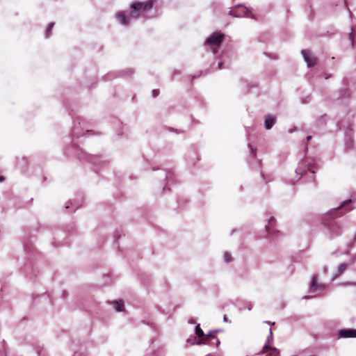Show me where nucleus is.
I'll return each instance as SVG.
<instances>
[{
  "label": "nucleus",
  "mask_w": 356,
  "mask_h": 356,
  "mask_svg": "<svg viewBox=\"0 0 356 356\" xmlns=\"http://www.w3.org/2000/svg\"><path fill=\"white\" fill-rule=\"evenodd\" d=\"M152 6L153 1L152 0L147 1L145 3L135 2L131 4L132 10L128 16L123 11L118 13L115 16L121 24L127 26L129 25L131 19L138 18L141 13H144L152 8Z\"/></svg>",
  "instance_id": "f257e3e1"
},
{
  "label": "nucleus",
  "mask_w": 356,
  "mask_h": 356,
  "mask_svg": "<svg viewBox=\"0 0 356 356\" xmlns=\"http://www.w3.org/2000/svg\"><path fill=\"white\" fill-rule=\"evenodd\" d=\"M223 38V34L220 33H213L205 41V44L208 45L212 50L213 54H216L217 49L220 47Z\"/></svg>",
  "instance_id": "f03ea898"
},
{
  "label": "nucleus",
  "mask_w": 356,
  "mask_h": 356,
  "mask_svg": "<svg viewBox=\"0 0 356 356\" xmlns=\"http://www.w3.org/2000/svg\"><path fill=\"white\" fill-rule=\"evenodd\" d=\"M316 168V167L308 161H302L299 163L296 172L298 175H303L309 171L312 174H314L315 172L314 169Z\"/></svg>",
  "instance_id": "7ed1b4c3"
},
{
  "label": "nucleus",
  "mask_w": 356,
  "mask_h": 356,
  "mask_svg": "<svg viewBox=\"0 0 356 356\" xmlns=\"http://www.w3.org/2000/svg\"><path fill=\"white\" fill-rule=\"evenodd\" d=\"M273 332H272V330L270 329L269 330V335L267 337L266 342L265 345L264 346L262 350L261 351V353H259V354H264V353H266L268 350H271V352H272L271 354H273L274 355H277L279 353L278 350L276 348H273V347L270 346V344H271L273 343Z\"/></svg>",
  "instance_id": "20e7f679"
},
{
  "label": "nucleus",
  "mask_w": 356,
  "mask_h": 356,
  "mask_svg": "<svg viewBox=\"0 0 356 356\" xmlns=\"http://www.w3.org/2000/svg\"><path fill=\"white\" fill-rule=\"evenodd\" d=\"M236 8H237L236 10H232L229 12L230 15H234L236 17H252V16L250 15L251 11L249 8H243L241 5L236 6Z\"/></svg>",
  "instance_id": "39448f33"
},
{
  "label": "nucleus",
  "mask_w": 356,
  "mask_h": 356,
  "mask_svg": "<svg viewBox=\"0 0 356 356\" xmlns=\"http://www.w3.org/2000/svg\"><path fill=\"white\" fill-rule=\"evenodd\" d=\"M302 55L308 67L314 66L316 63V58L312 55L309 51L302 50Z\"/></svg>",
  "instance_id": "423d86ee"
},
{
  "label": "nucleus",
  "mask_w": 356,
  "mask_h": 356,
  "mask_svg": "<svg viewBox=\"0 0 356 356\" xmlns=\"http://www.w3.org/2000/svg\"><path fill=\"white\" fill-rule=\"evenodd\" d=\"M325 289V285L323 284L317 283V275H314L312 280L310 286V292L315 293L317 291H321Z\"/></svg>",
  "instance_id": "0eeeda50"
},
{
  "label": "nucleus",
  "mask_w": 356,
  "mask_h": 356,
  "mask_svg": "<svg viewBox=\"0 0 356 356\" xmlns=\"http://www.w3.org/2000/svg\"><path fill=\"white\" fill-rule=\"evenodd\" d=\"M328 229L332 236H338L341 233V228L336 221H332L329 223Z\"/></svg>",
  "instance_id": "6e6552de"
},
{
  "label": "nucleus",
  "mask_w": 356,
  "mask_h": 356,
  "mask_svg": "<svg viewBox=\"0 0 356 356\" xmlns=\"http://www.w3.org/2000/svg\"><path fill=\"white\" fill-rule=\"evenodd\" d=\"M339 336L343 338L356 337V330H341L339 332Z\"/></svg>",
  "instance_id": "1a4fd4ad"
},
{
  "label": "nucleus",
  "mask_w": 356,
  "mask_h": 356,
  "mask_svg": "<svg viewBox=\"0 0 356 356\" xmlns=\"http://www.w3.org/2000/svg\"><path fill=\"white\" fill-rule=\"evenodd\" d=\"M275 122H276L275 116H273L272 115H268L266 117V120L264 122L265 128L268 130L270 129L275 124Z\"/></svg>",
  "instance_id": "9d476101"
},
{
  "label": "nucleus",
  "mask_w": 356,
  "mask_h": 356,
  "mask_svg": "<svg viewBox=\"0 0 356 356\" xmlns=\"http://www.w3.org/2000/svg\"><path fill=\"white\" fill-rule=\"evenodd\" d=\"M347 267L348 265L346 264H341L339 267L338 272L332 276V280L340 276L346 270Z\"/></svg>",
  "instance_id": "9b49d317"
},
{
  "label": "nucleus",
  "mask_w": 356,
  "mask_h": 356,
  "mask_svg": "<svg viewBox=\"0 0 356 356\" xmlns=\"http://www.w3.org/2000/svg\"><path fill=\"white\" fill-rule=\"evenodd\" d=\"M218 330H213L210 331L207 334H205V336L209 339H216V345L218 346L220 343L219 339L216 337V334L218 332Z\"/></svg>",
  "instance_id": "f8f14e48"
},
{
  "label": "nucleus",
  "mask_w": 356,
  "mask_h": 356,
  "mask_svg": "<svg viewBox=\"0 0 356 356\" xmlns=\"http://www.w3.org/2000/svg\"><path fill=\"white\" fill-rule=\"evenodd\" d=\"M209 341V339L204 335V337H201L200 339H197L195 342H193V345L210 344Z\"/></svg>",
  "instance_id": "ddd939ff"
},
{
  "label": "nucleus",
  "mask_w": 356,
  "mask_h": 356,
  "mask_svg": "<svg viewBox=\"0 0 356 356\" xmlns=\"http://www.w3.org/2000/svg\"><path fill=\"white\" fill-rule=\"evenodd\" d=\"M113 307L118 312H122L124 307V302L122 300H115L113 302Z\"/></svg>",
  "instance_id": "4468645a"
},
{
  "label": "nucleus",
  "mask_w": 356,
  "mask_h": 356,
  "mask_svg": "<svg viewBox=\"0 0 356 356\" xmlns=\"http://www.w3.org/2000/svg\"><path fill=\"white\" fill-rule=\"evenodd\" d=\"M195 332V334L199 338H200L201 337H204V333L203 330L201 329L200 324H197L196 325Z\"/></svg>",
  "instance_id": "2eb2a0df"
},
{
  "label": "nucleus",
  "mask_w": 356,
  "mask_h": 356,
  "mask_svg": "<svg viewBox=\"0 0 356 356\" xmlns=\"http://www.w3.org/2000/svg\"><path fill=\"white\" fill-rule=\"evenodd\" d=\"M54 26V22H51V23H49L48 26H47V29L46 30V33H45V35H46V38H49L51 34V29H53Z\"/></svg>",
  "instance_id": "dca6fc26"
},
{
  "label": "nucleus",
  "mask_w": 356,
  "mask_h": 356,
  "mask_svg": "<svg viewBox=\"0 0 356 356\" xmlns=\"http://www.w3.org/2000/svg\"><path fill=\"white\" fill-rule=\"evenodd\" d=\"M352 202V200H345L343 202H342L340 204L339 207H338L336 210H339V209H341L343 208H345L346 207H347L348 204H350V203Z\"/></svg>",
  "instance_id": "f3484780"
},
{
  "label": "nucleus",
  "mask_w": 356,
  "mask_h": 356,
  "mask_svg": "<svg viewBox=\"0 0 356 356\" xmlns=\"http://www.w3.org/2000/svg\"><path fill=\"white\" fill-rule=\"evenodd\" d=\"M224 260L226 262H230L232 261V257L230 253L228 252H225L224 254Z\"/></svg>",
  "instance_id": "a211bd4d"
},
{
  "label": "nucleus",
  "mask_w": 356,
  "mask_h": 356,
  "mask_svg": "<svg viewBox=\"0 0 356 356\" xmlns=\"http://www.w3.org/2000/svg\"><path fill=\"white\" fill-rule=\"evenodd\" d=\"M275 221V218L274 217H270L269 220H268V225H266V229L268 232H270V229H269V226L272 225L273 222H274Z\"/></svg>",
  "instance_id": "6ab92c4d"
},
{
  "label": "nucleus",
  "mask_w": 356,
  "mask_h": 356,
  "mask_svg": "<svg viewBox=\"0 0 356 356\" xmlns=\"http://www.w3.org/2000/svg\"><path fill=\"white\" fill-rule=\"evenodd\" d=\"M346 146L348 149H350L353 146V140L351 139H350L349 140H347L346 142Z\"/></svg>",
  "instance_id": "aec40b11"
},
{
  "label": "nucleus",
  "mask_w": 356,
  "mask_h": 356,
  "mask_svg": "<svg viewBox=\"0 0 356 356\" xmlns=\"http://www.w3.org/2000/svg\"><path fill=\"white\" fill-rule=\"evenodd\" d=\"M159 94V90H157V89L153 90V91H152V96L154 97H156V96H158Z\"/></svg>",
  "instance_id": "412c9836"
},
{
  "label": "nucleus",
  "mask_w": 356,
  "mask_h": 356,
  "mask_svg": "<svg viewBox=\"0 0 356 356\" xmlns=\"http://www.w3.org/2000/svg\"><path fill=\"white\" fill-rule=\"evenodd\" d=\"M197 340V339H188L186 340V342H187V343H191V344H192V345H193V342H195V341H196Z\"/></svg>",
  "instance_id": "4be33fe9"
},
{
  "label": "nucleus",
  "mask_w": 356,
  "mask_h": 356,
  "mask_svg": "<svg viewBox=\"0 0 356 356\" xmlns=\"http://www.w3.org/2000/svg\"><path fill=\"white\" fill-rule=\"evenodd\" d=\"M350 39L351 40L352 44H353V39H354V33H353V32H351L350 33Z\"/></svg>",
  "instance_id": "5701e85b"
},
{
  "label": "nucleus",
  "mask_w": 356,
  "mask_h": 356,
  "mask_svg": "<svg viewBox=\"0 0 356 356\" xmlns=\"http://www.w3.org/2000/svg\"><path fill=\"white\" fill-rule=\"evenodd\" d=\"M188 323H190V324H195V320L194 318H190L188 321Z\"/></svg>",
  "instance_id": "b1692460"
},
{
  "label": "nucleus",
  "mask_w": 356,
  "mask_h": 356,
  "mask_svg": "<svg viewBox=\"0 0 356 356\" xmlns=\"http://www.w3.org/2000/svg\"><path fill=\"white\" fill-rule=\"evenodd\" d=\"M223 320H224V321H225V322H226V323L229 322V319H228V318H227V315H225V316H224V317H223Z\"/></svg>",
  "instance_id": "393cba45"
},
{
  "label": "nucleus",
  "mask_w": 356,
  "mask_h": 356,
  "mask_svg": "<svg viewBox=\"0 0 356 356\" xmlns=\"http://www.w3.org/2000/svg\"><path fill=\"white\" fill-rule=\"evenodd\" d=\"M223 63L222 62H219L218 63V69H221L222 68V65Z\"/></svg>",
  "instance_id": "a878e982"
},
{
  "label": "nucleus",
  "mask_w": 356,
  "mask_h": 356,
  "mask_svg": "<svg viewBox=\"0 0 356 356\" xmlns=\"http://www.w3.org/2000/svg\"><path fill=\"white\" fill-rule=\"evenodd\" d=\"M264 323H266L267 324H270V325H274L275 324V323H270V321H264Z\"/></svg>",
  "instance_id": "bb28decb"
},
{
  "label": "nucleus",
  "mask_w": 356,
  "mask_h": 356,
  "mask_svg": "<svg viewBox=\"0 0 356 356\" xmlns=\"http://www.w3.org/2000/svg\"><path fill=\"white\" fill-rule=\"evenodd\" d=\"M73 134L74 136L78 137L79 134L75 132V130L73 131Z\"/></svg>",
  "instance_id": "cd10ccee"
},
{
  "label": "nucleus",
  "mask_w": 356,
  "mask_h": 356,
  "mask_svg": "<svg viewBox=\"0 0 356 356\" xmlns=\"http://www.w3.org/2000/svg\"><path fill=\"white\" fill-rule=\"evenodd\" d=\"M351 209H352V208H348V209H345V211H344L343 213H346V212H347V211H350Z\"/></svg>",
  "instance_id": "c85d7f7f"
},
{
  "label": "nucleus",
  "mask_w": 356,
  "mask_h": 356,
  "mask_svg": "<svg viewBox=\"0 0 356 356\" xmlns=\"http://www.w3.org/2000/svg\"><path fill=\"white\" fill-rule=\"evenodd\" d=\"M311 138H312V136H307V140H309Z\"/></svg>",
  "instance_id": "c756f323"
},
{
  "label": "nucleus",
  "mask_w": 356,
  "mask_h": 356,
  "mask_svg": "<svg viewBox=\"0 0 356 356\" xmlns=\"http://www.w3.org/2000/svg\"><path fill=\"white\" fill-rule=\"evenodd\" d=\"M4 179L3 177L0 176V181H2Z\"/></svg>",
  "instance_id": "7c9ffc66"
},
{
  "label": "nucleus",
  "mask_w": 356,
  "mask_h": 356,
  "mask_svg": "<svg viewBox=\"0 0 356 356\" xmlns=\"http://www.w3.org/2000/svg\"><path fill=\"white\" fill-rule=\"evenodd\" d=\"M251 309H252V306H251V305H250V306L248 307V310H251Z\"/></svg>",
  "instance_id": "2f4dec72"
},
{
  "label": "nucleus",
  "mask_w": 356,
  "mask_h": 356,
  "mask_svg": "<svg viewBox=\"0 0 356 356\" xmlns=\"http://www.w3.org/2000/svg\"><path fill=\"white\" fill-rule=\"evenodd\" d=\"M163 173L166 177H168V175L166 173H165L164 172H163Z\"/></svg>",
  "instance_id": "473e14b6"
},
{
  "label": "nucleus",
  "mask_w": 356,
  "mask_h": 356,
  "mask_svg": "<svg viewBox=\"0 0 356 356\" xmlns=\"http://www.w3.org/2000/svg\"><path fill=\"white\" fill-rule=\"evenodd\" d=\"M65 208H66V209H68V208H70V206H69V205H67V206L65 207Z\"/></svg>",
  "instance_id": "72a5a7b5"
},
{
  "label": "nucleus",
  "mask_w": 356,
  "mask_h": 356,
  "mask_svg": "<svg viewBox=\"0 0 356 356\" xmlns=\"http://www.w3.org/2000/svg\"><path fill=\"white\" fill-rule=\"evenodd\" d=\"M305 299H308V298H309V296H305Z\"/></svg>",
  "instance_id": "f704fd0d"
},
{
  "label": "nucleus",
  "mask_w": 356,
  "mask_h": 356,
  "mask_svg": "<svg viewBox=\"0 0 356 356\" xmlns=\"http://www.w3.org/2000/svg\"><path fill=\"white\" fill-rule=\"evenodd\" d=\"M324 270H325V272H326L327 271V268H325Z\"/></svg>",
  "instance_id": "c9c22d12"
},
{
  "label": "nucleus",
  "mask_w": 356,
  "mask_h": 356,
  "mask_svg": "<svg viewBox=\"0 0 356 356\" xmlns=\"http://www.w3.org/2000/svg\"><path fill=\"white\" fill-rule=\"evenodd\" d=\"M206 356H212V355H206Z\"/></svg>",
  "instance_id": "e433bc0d"
}]
</instances>
